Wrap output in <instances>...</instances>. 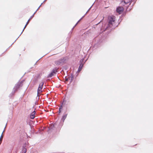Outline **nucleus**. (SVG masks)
<instances>
[{
    "label": "nucleus",
    "instance_id": "obj_23",
    "mask_svg": "<svg viewBox=\"0 0 153 153\" xmlns=\"http://www.w3.org/2000/svg\"><path fill=\"white\" fill-rule=\"evenodd\" d=\"M37 11L36 10V11H35V13L33 14H34V15L35 14L36 12Z\"/></svg>",
    "mask_w": 153,
    "mask_h": 153
},
{
    "label": "nucleus",
    "instance_id": "obj_16",
    "mask_svg": "<svg viewBox=\"0 0 153 153\" xmlns=\"http://www.w3.org/2000/svg\"><path fill=\"white\" fill-rule=\"evenodd\" d=\"M34 14H33V15L30 16L29 19H30V20L31 19L34 17Z\"/></svg>",
    "mask_w": 153,
    "mask_h": 153
},
{
    "label": "nucleus",
    "instance_id": "obj_3",
    "mask_svg": "<svg viewBox=\"0 0 153 153\" xmlns=\"http://www.w3.org/2000/svg\"><path fill=\"white\" fill-rule=\"evenodd\" d=\"M44 84V82H41L39 85V87L38 88L37 90V98L38 97V99L39 98V94L40 93H41L42 92V89L43 88V86Z\"/></svg>",
    "mask_w": 153,
    "mask_h": 153
},
{
    "label": "nucleus",
    "instance_id": "obj_19",
    "mask_svg": "<svg viewBox=\"0 0 153 153\" xmlns=\"http://www.w3.org/2000/svg\"><path fill=\"white\" fill-rule=\"evenodd\" d=\"M43 3H42L40 5V6L37 9V10H36L37 11L38 9H39V8H40V7H41V5H42V4Z\"/></svg>",
    "mask_w": 153,
    "mask_h": 153
},
{
    "label": "nucleus",
    "instance_id": "obj_22",
    "mask_svg": "<svg viewBox=\"0 0 153 153\" xmlns=\"http://www.w3.org/2000/svg\"><path fill=\"white\" fill-rule=\"evenodd\" d=\"M56 123H54L53 125V126L54 127L55 126H56Z\"/></svg>",
    "mask_w": 153,
    "mask_h": 153
},
{
    "label": "nucleus",
    "instance_id": "obj_11",
    "mask_svg": "<svg viewBox=\"0 0 153 153\" xmlns=\"http://www.w3.org/2000/svg\"><path fill=\"white\" fill-rule=\"evenodd\" d=\"M25 146L23 145V148L22 150V153H25L26 152V149L25 148Z\"/></svg>",
    "mask_w": 153,
    "mask_h": 153
},
{
    "label": "nucleus",
    "instance_id": "obj_18",
    "mask_svg": "<svg viewBox=\"0 0 153 153\" xmlns=\"http://www.w3.org/2000/svg\"><path fill=\"white\" fill-rule=\"evenodd\" d=\"M105 29V28H103V25H102V27L101 28V29H100L101 30H103Z\"/></svg>",
    "mask_w": 153,
    "mask_h": 153
},
{
    "label": "nucleus",
    "instance_id": "obj_8",
    "mask_svg": "<svg viewBox=\"0 0 153 153\" xmlns=\"http://www.w3.org/2000/svg\"><path fill=\"white\" fill-rule=\"evenodd\" d=\"M64 62V60L63 59H61L57 61L56 63L57 65H60V64L63 62Z\"/></svg>",
    "mask_w": 153,
    "mask_h": 153
},
{
    "label": "nucleus",
    "instance_id": "obj_17",
    "mask_svg": "<svg viewBox=\"0 0 153 153\" xmlns=\"http://www.w3.org/2000/svg\"><path fill=\"white\" fill-rule=\"evenodd\" d=\"M80 19L77 22L76 24L75 25L74 27L72 28V29H73L74 27L76 26V25L78 23V22L79 21Z\"/></svg>",
    "mask_w": 153,
    "mask_h": 153
},
{
    "label": "nucleus",
    "instance_id": "obj_21",
    "mask_svg": "<svg viewBox=\"0 0 153 153\" xmlns=\"http://www.w3.org/2000/svg\"><path fill=\"white\" fill-rule=\"evenodd\" d=\"M91 8V7L89 8V9L87 11L86 13H87L90 10Z\"/></svg>",
    "mask_w": 153,
    "mask_h": 153
},
{
    "label": "nucleus",
    "instance_id": "obj_1",
    "mask_svg": "<svg viewBox=\"0 0 153 153\" xmlns=\"http://www.w3.org/2000/svg\"><path fill=\"white\" fill-rule=\"evenodd\" d=\"M115 16H109L108 17V26L106 27L104 31L106 30L108 27H111L112 26H115V25H114L115 23Z\"/></svg>",
    "mask_w": 153,
    "mask_h": 153
},
{
    "label": "nucleus",
    "instance_id": "obj_7",
    "mask_svg": "<svg viewBox=\"0 0 153 153\" xmlns=\"http://www.w3.org/2000/svg\"><path fill=\"white\" fill-rule=\"evenodd\" d=\"M73 78V77L72 76H65V81L68 82L70 81V83L72 81Z\"/></svg>",
    "mask_w": 153,
    "mask_h": 153
},
{
    "label": "nucleus",
    "instance_id": "obj_4",
    "mask_svg": "<svg viewBox=\"0 0 153 153\" xmlns=\"http://www.w3.org/2000/svg\"><path fill=\"white\" fill-rule=\"evenodd\" d=\"M84 59H81L79 61L80 65L79 66L78 69L77 71V72H80L82 69L84 64L85 62L84 63H83V62L84 61Z\"/></svg>",
    "mask_w": 153,
    "mask_h": 153
},
{
    "label": "nucleus",
    "instance_id": "obj_10",
    "mask_svg": "<svg viewBox=\"0 0 153 153\" xmlns=\"http://www.w3.org/2000/svg\"><path fill=\"white\" fill-rule=\"evenodd\" d=\"M67 114H64L61 119V121H62L63 123L64 122V121L65 119L66 118L67 116Z\"/></svg>",
    "mask_w": 153,
    "mask_h": 153
},
{
    "label": "nucleus",
    "instance_id": "obj_27",
    "mask_svg": "<svg viewBox=\"0 0 153 153\" xmlns=\"http://www.w3.org/2000/svg\"><path fill=\"white\" fill-rule=\"evenodd\" d=\"M131 2L130 3H129V5L131 4Z\"/></svg>",
    "mask_w": 153,
    "mask_h": 153
},
{
    "label": "nucleus",
    "instance_id": "obj_12",
    "mask_svg": "<svg viewBox=\"0 0 153 153\" xmlns=\"http://www.w3.org/2000/svg\"><path fill=\"white\" fill-rule=\"evenodd\" d=\"M30 19H29L28 20V21H27V23L25 25V27H24V29H23V30H22V33H21V34H20V36H20V35H21L22 33L24 31V29H25V28H26V26H27V25H28V23H29V21H30Z\"/></svg>",
    "mask_w": 153,
    "mask_h": 153
},
{
    "label": "nucleus",
    "instance_id": "obj_15",
    "mask_svg": "<svg viewBox=\"0 0 153 153\" xmlns=\"http://www.w3.org/2000/svg\"><path fill=\"white\" fill-rule=\"evenodd\" d=\"M122 0V2H123L124 3H125L126 4H128V2H126L125 1V0Z\"/></svg>",
    "mask_w": 153,
    "mask_h": 153
},
{
    "label": "nucleus",
    "instance_id": "obj_14",
    "mask_svg": "<svg viewBox=\"0 0 153 153\" xmlns=\"http://www.w3.org/2000/svg\"><path fill=\"white\" fill-rule=\"evenodd\" d=\"M66 102V100H65V98H64L63 99V103H64V104H65Z\"/></svg>",
    "mask_w": 153,
    "mask_h": 153
},
{
    "label": "nucleus",
    "instance_id": "obj_9",
    "mask_svg": "<svg viewBox=\"0 0 153 153\" xmlns=\"http://www.w3.org/2000/svg\"><path fill=\"white\" fill-rule=\"evenodd\" d=\"M35 113V111H34L31 114L30 117L31 119H33L34 118Z\"/></svg>",
    "mask_w": 153,
    "mask_h": 153
},
{
    "label": "nucleus",
    "instance_id": "obj_2",
    "mask_svg": "<svg viewBox=\"0 0 153 153\" xmlns=\"http://www.w3.org/2000/svg\"><path fill=\"white\" fill-rule=\"evenodd\" d=\"M22 81H21L20 82H18L17 83V84L15 85L11 93L10 94V95H13L15 92L17 91L18 89L20 88V87L22 86Z\"/></svg>",
    "mask_w": 153,
    "mask_h": 153
},
{
    "label": "nucleus",
    "instance_id": "obj_20",
    "mask_svg": "<svg viewBox=\"0 0 153 153\" xmlns=\"http://www.w3.org/2000/svg\"><path fill=\"white\" fill-rule=\"evenodd\" d=\"M43 3H42L40 5V6L37 9V10H36L37 11L38 9H39V8H40V7H41V5H42V4Z\"/></svg>",
    "mask_w": 153,
    "mask_h": 153
},
{
    "label": "nucleus",
    "instance_id": "obj_26",
    "mask_svg": "<svg viewBox=\"0 0 153 153\" xmlns=\"http://www.w3.org/2000/svg\"><path fill=\"white\" fill-rule=\"evenodd\" d=\"M47 0H45L43 2H44L46 1Z\"/></svg>",
    "mask_w": 153,
    "mask_h": 153
},
{
    "label": "nucleus",
    "instance_id": "obj_6",
    "mask_svg": "<svg viewBox=\"0 0 153 153\" xmlns=\"http://www.w3.org/2000/svg\"><path fill=\"white\" fill-rule=\"evenodd\" d=\"M124 9L122 7H118L117 8L116 11L119 14H120L123 11Z\"/></svg>",
    "mask_w": 153,
    "mask_h": 153
},
{
    "label": "nucleus",
    "instance_id": "obj_13",
    "mask_svg": "<svg viewBox=\"0 0 153 153\" xmlns=\"http://www.w3.org/2000/svg\"><path fill=\"white\" fill-rule=\"evenodd\" d=\"M6 128V126L5 127V128ZM4 131V130L3 131L1 135V137H0V141H2V139H3V132Z\"/></svg>",
    "mask_w": 153,
    "mask_h": 153
},
{
    "label": "nucleus",
    "instance_id": "obj_5",
    "mask_svg": "<svg viewBox=\"0 0 153 153\" xmlns=\"http://www.w3.org/2000/svg\"><path fill=\"white\" fill-rule=\"evenodd\" d=\"M57 69L56 68H55L53 69L51 71V72L49 74L48 76V77H52L54 74H56V73L57 72Z\"/></svg>",
    "mask_w": 153,
    "mask_h": 153
},
{
    "label": "nucleus",
    "instance_id": "obj_25",
    "mask_svg": "<svg viewBox=\"0 0 153 153\" xmlns=\"http://www.w3.org/2000/svg\"><path fill=\"white\" fill-rule=\"evenodd\" d=\"M61 108L60 107L59 108V112H60V109Z\"/></svg>",
    "mask_w": 153,
    "mask_h": 153
},
{
    "label": "nucleus",
    "instance_id": "obj_24",
    "mask_svg": "<svg viewBox=\"0 0 153 153\" xmlns=\"http://www.w3.org/2000/svg\"><path fill=\"white\" fill-rule=\"evenodd\" d=\"M101 22H102V20H101V21H100V22L99 23V24H101Z\"/></svg>",
    "mask_w": 153,
    "mask_h": 153
}]
</instances>
